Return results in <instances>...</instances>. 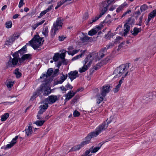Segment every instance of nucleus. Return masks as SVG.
Returning <instances> with one entry per match:
<instances>
[{"mask_svg": "<svg viewBox=\"0 0 156 156\" xmlns=\"http://www.w3.org/2000/svg\"><path fill=\"white\" fill-rule=\"evenodd\" d=\"M115 2V0H108L107 2L104 1L101 3V6L103 7V9L101 10L99 15L96 16L95 18H92L91 20L89 21V23L91 24L93 22H94L97 20L99 18L101 17L107 10V8L111 4H112Z\"/></svg>", "mask_w": 156, "mask_h": 156, "instance_id": "f257e3e1", "label": "nucleus"}, {"mask_svg": "<svg viewBox=\"0 0 156 156\" xmlns=\"http://www.w3.org/2000/svg\"><path fill=\"white\" fill-rule=\"evenodd\" d=\"M44 41L43 37H40L38 35H35L29 42L34 49H36L43 44Z\"/></svg>", "mask_w": 156, "mask_h": 156, "instance_id": "f03ea898", "label": "nucleus"}, {"mask_svg": "<svg viewBox=\"0 0 156 156\" xmlns=\"http://www.w3.org/2000/svg\"><path fill=\"white\" fill-rule=\"evenodd\" d=\"M129 65L128 64H123L120 65L115 70L113 74L115 75L114 77H119L121 76L123 73L128 72L127 71L129 68Z\"/></svg>", "mask_w": 156, "mask_h": 156, "instance_id": "7ed1b4c3", "label": "nucleus"}, {"mask_svg": "<svg viewBox=\"0 0 156 156\" xmlns=\"http://www.w3.org/2000/svg\"><path fill=\"white\" fill-rule=\"evenodd\" d=\"M62 23L61 20L58 19L55 22H54L52 27L51 29V36H54L56 33L57 31L61 29Z\"/></svg>", "mask_w": 156, "mask_h": 156, "instance_id": "20e7f679", "label": "nucleus"}, {"mask_svg": "<svg viewBox=\"0 0 156 156\" xmlns=\"http://www.w3.org/2000/svg\"><path fill=\"white\" fill-rule=\"evenodd\" d=\"M108 127V125H106V122H104L96 128L94 131L91 132L92 133V134H93V136L96 137L102 131L106 129Z\"/></svg>", "mask_w": 156, "mask_h": 156, "instance_id": "39448f33", "label": "nucleus"}, {"mask_svg": "<svg viewBox=\"0 0 156 156\" xmlns=\"http://www.w3.org/2000/svg\"><path fill=\"white\" fill-rule=\"evenodd\" d=\"M19 62V59L16 58H12L10 57L9 60L6 63V66L8 68L14 67H15L18 64Z\"/></svg>", "mask_w": 156, "mask_h": 156, "instance_id": "423d86ee", "label": "nucleus"}, {"mask_svg": "<svg viewBox=\"0 0 156 156\" xmlns=\"http://www.w3.org/2000/svg\"><path fill=\"white\" fill-rule=\"evenodd\" d=\"M112 87L109 85H105L101 90V95L105 97L112 88Z\"/></svg>", "mask_w": 156, "mask_h": 156, "instance_id": "0eeeda50", "label": "nucleus"}, {"mask_svg": "<svg viewBox=\"0 0 156 156\" xmlns=\"http://www.w3.org/2000/svg\"><path fill=\"white\" fill-rule=\"evenodd\" d=\"M59 98V95H50L49 96L48 98H45L44 101L46 103L47 102L48 104H52L58 100Z\"/></svg>", "mask_w": 156, "mask_h": 156, "instance_id": "6e6552de", "label": "nucleus"}, {"mask_svg": "<svg viewBox=\"0 0 156 156\" xmlns=\"http://www.w3.org/2000/svg\"><path fill=\"white\" fill-rule=\"evenodd\" d=\"M19 37V35H16V34L12 35L10 36L5 42V44L6 45H11L14 41Z\"/></svg>", "mask_w": 156, "mask_h": 156, "instance_id": "1a4fd4ad", "label": "nucleus"}, {"mask_svg": "<svg viewBox=\"0 0 156 156\" xmlns=\"http://www.w3.org/2000/svg\"><path fill=\"white\" fill-rule=\"evenodd\" d=\"M92 133L91 132L89 133L88 135L85 138V140L81 142V145L83 147L84 145L89 144L90 142L91 139L93 137H95V136H93V134H92Z\"/></svg>", "mask_w": 156, "mask_h": 156, "instance_id": "9d476101", "label": "nucleus"}, {"mask_svg": "<svg viewBox=\"0 0 156 156\" xmlns=\"http://www.w3.org/2000/svg\"><path fill=\"white\" fill-rule=\"evenodd\" d=\"M68 76L69 78L70 79L71 81H72L73 80L79 76V74L78 71L75 70L70 72L68 74Z\"/></svg>", "mask_w": 156, "mask_h": 156, "instance_id": "9b49d317", "label": "nucleus"}, {"mask_svg": "<svg viewBox=\"0 0 156 156\" xmlns=\"http://www.w3.org/2000/svg\"><path fill=\"white\" fill-rule=\"evenodd\" d=\"M130 20L131 19L130 18H129L128 20V22L125 24L124 28V32L122 34V36H126L129 33L130 30V27L128 24H130Z\"/></svg>", "mask_w": 156, "mask_h": 156, "instance_id": "f8f14e48", "label": "nucleus"}, {"mask_svg": "<svg viewBox=\"0 0 156 156\" xmlns=\"http://www.w3.org/2000/svg\"><path fill=\"white\" fill-rule=\"evenodd\" d=\"M40 90L42 91V94L44 92L43 95L44 96H47L50 94L51 92L50 91L49 89L46 87L44 84L41 85L40 87Z\"/></svg>", "mask_w": 156, "mask_h": 156, "instance_id": "ddd939ff", "label": "nucleus"}, {"mask_svg": "<svg viewBox=\"0 0 156 156\" xmlns=\"http://www.w3.org/2000/svg\"><path fill=\"white\" fill-rule=\"evenodd\" d=\"M76 94V92H74L71 90L69 92L65 95L66 98L64 100L65 103H66L67 101L71 99Z\"/></svg>", "mask_w": 156, "mask_h": 156, "instance_id": "4468645a", "label": "nucleus"}, {"mask_svg": "<svg viewBox=\"0 0 156 156\" xmlns=\"http://www.w3.org/2000/svg\"><path fill=\"white\" fill-rule=\"evenodd\" d=\"M48 107V103H44L43 105H40L39 107V110L38 112V114H42L45 112Z\"/></svg>", "mask_w": 156, "mask_h": 156, "instance_id": "2eb2a0df", "label": "nucleus"}, {"mask_svg": "<svg viewBox=\"0 0 156 156\" xmlns=\"http://www.w3.org/2000/svg\"><path fill=\"white\" fill-rule=\"evenodd\" d=\"M32 55L30 54H25L20 58V63H21L25 60H29L32 58Z\"/></svg>", "mask_w": 156, "mask_h": 156, "instance_id": "dca6fc26", "label": "nucleus"}, {"mask_svg": "<svg viewBox=\"0 0 156 156\" xmlns=\"http://www.w3.org/2000/svg\"><path fill=\"white\" fill-rule=\"evenodd\" d=\"M18 136H16L13 138L11 141L10 144H8L6 145L5 149H9L14 146L16 142V140L18 138Z\"/></svg>", "mask_w": 156, "mask_h": 156, "instance_id": "f3484780", "label": "nucleus"}, {"mask_svg": "<svg viewBox=\"0 0 156 156\" xmlns=\"http://www.w3.org/2000/svg\"><path fill=\"white\" fill-rule=\"evenodd\" d=\"M107 52V49L106 47H104L101 49L98 52V55L99 56L100 58L99 59L102 58L106 55Z\"/></svg>", "mask_w": 156, "mask_h": 156, "instance_id": "a211bd4d", "label": "nucleus"}, {"mask_svg": "<svg viewBox=\"0 0 156 156\" xmlns=\"http://www.w3.org/2000/svg\"><path fill=\"white\" fill-rule=\"evenodd\" d=\"M92 54H90L87 55V57L85 58L84 60V63L87 64L88 65V66H90L91 65L92 62V59L90 58L92 57Z\"/></svg>", "mask_w": 156, "mask_h": 156, "instance_id": "6ab92c4d", "label": "nucleus"}, {"mask_svg": "<svg viewBox=\"0 0 156 156\" xmlns=\"http://www.w3.org/2000/svg\"><path fill=\"white\" fill-rule=\"evenodd\" d=\"M104 143V142H101L98 144V147H94L93 146L91 147L90 148V150L91 151V153H95L98 151Z\"/></svg>", "mask_w": 156, "mask_h": 156, "instance_id": "aec40b11", "label": "nucleus"}, {"mask_svg": "<svg viewBox=\"0 0 156 156\" xmlns=\"http://www.w3.org/2000/svg\"><path fill=\"white\" fill-rule=\"evenodd\" d=\"M127 5L128 4L126 2H124L122 4L119 6L117 8L116 12L118 13L119 12L123 9V8L127 7Z\"/></svg>", "mask_w": 156, "mask_h": 156, "instance_id": "412c9836", "label": "nucleus"}, {"mask_svg": "<svg viewBox=\"0 0 156 156\" xmlns=\"http://www.w3.org/2000/svg\"><path fill=\"white\" fill-rule=\"evenodd\" d=\"M83 147V146L81 145V143H80L79 144L73 147L70 150L69 152L78 150Z\"/></svg>", "mask_w": 156, "mask_h": 156, "instance_id": "4be33fe9", "label": "nucleus"}, {"mask_svg": "<svg viewBox=\"0 0 156 156\" xmlns=\"http://www.w3.org/2000/svg\"><path fill=\"white\" fill-rule=\"evenodd\" d=\"M25 131L27 136L31 135L33 133L32 126H29L28 128L25 129Z\"/></svg>", "mask_w": 156, "mask_h": 156, "instance_id": "5701e85b", "label": "nucleus"}, {"mask_svg": "<svg viewBox=\"0 0 156 156\" xmlns=\"http://www.w3.org/2000/svg\"><path fill=\"white\" fill-rule=\"evenodd\" d=\"M154 97L153 94L151 93H149L146 94L144 97V99L146 101H148L149 99H152Z\"/></svg>", "mask_w": 156, "mask_h": 156, "instance_id": "b1692460", "label": "nucleus"}, {"mask_svg": "<svg viewBox=\"0 0 156 156\" xmlns=\"http://www.w3.org/2000/svg\"><path fill=\"white\" fill-rule=\"evenodd\" d=\"M141 28H138L135 27L133 28V31H131V33L133 35L135 36L139 32H141Z\"/></svg>", "mask_w": 156, "mask_h": 156, "instance_id": "393cba45", "label": "nucleus"}, {"mask_svg": "<svg viewBox=\"0 0 156 156\" xmlns=\"http://www.w3.org/2000/svg\"><path fill=\"white\" fill-rule=\"evenodd\" d=\"M89 66H88V65L84 63L83 66L81 68H80L79 69V71L80 73L84 72L86 71L88 69V67Z\"/></svg>", "mask_w": 156, "mask_h": 156, "instance_id": "a878e982", "label": "nucleus"}, {"mask_svg": "<svg viewBox=\"0 0 156 156\" xmlns=\"http://www.w3.org/2000/svg\"><path fill=\"white\" fill-rule=\"evenodd\" d=\"M68 76V75L66 74V75L64 74H62V76H61L60 77L61 80H58L57 81L58 84H61L64 81L66 80Z\"/></svg>", "mask_w": 156, "mask_h": 156, "instance_id": "bb28decb", "label": "nucleus"}, {"mask_svg": "<svg viewBox=\"0 0 156 156\" xmlns=\"http://www.w3.org/2000/svg\"><path fill=\"white\" fill-rule=\"evenodd\" d=\"M18 52L21 55H23L27 52V48L26 45L24 46L21 49L19 50Z\"/></svg>", "mask_w": 156, "mask_h": 156, "instance_id": "cd10ccee", "label": "nucleus"}, {"mask_svg": "<svg viewBox=\"0 0 156 156\" xmlns=\"http://www.w3.org/2000/svg\"><path fill=\"white\" fill-rule=\"evenodd\" d=\"M42 94V91L40 90V87L34 92L33 94V96L36 98L38 96Z\"/></svg>", "mask_w": 156, "mask_h": 156, "instance_id": "c85d7f7f", "label": "nucleus"}, {"mask_svg": "<svg viewBox=\"0 0 156 156\" xmlns=\"http://www.w3.org/2000/svg\"><path fill=\"white\" fill-rule=\"evenodd\" d=\"M14 73L15 74L16 77L17 78H20L22 76L21 73L19 71L18 68H16L14 71Z\"/></svg>", "mask_w": 156, "mask_h": 156, "instance_id": "c756f323", "label": "nucleus"}, {"mask_svg": "<svg viewBox=\"0 0 156 156\" xmlns=\"http://www.w3.org/2000/svg\"><path fill=\"white\" fill-rule=\"evenodd\" d=\"M45 22L44 20H43L40 22H39L31 26L32 28L34 30H35L36 28L39 25L42 24Z\"/></svg>", "mask_w": 156, "mask_h": 156, "instance_id": "7c9ffc66", "label": "nucleus"}, {"mask_svg": "<svg viewBox=\"0 0 156 156\" xmlns=\"http://www.w3.org/2000/svg\"><path fill=\"white\" fill-rule=\"evenodd\" d=\"M45 122V120H37L34 122V123L37 126H41L43 125Z\"/></svg>", "mask_w": 156, "mask_h": 156, "instance_id": "2f4dec72", "label": "nucleus"}, {"mask_svg": "<svg viewBox=\"0 0 156 156\" xmlns=\"http://www.w3.org/2000/svg\"><path fill=\"white\" fill-rule=\"evenodd\" d=\"M9 114L8 113H6L2 115L1 118V120L2 121H5L7 118L9 117Z\"/></svg>", "mask_w": 156, "mask_h": 156, "instance_id": "473e14b6", "label": "nucleus"}, {"mask_svg": "<svg viewBox=\"0 0 156 156\" xmlns=\"http://www.w3.org/2000/svg\"><path fill=\"white\" fill-rule=\"evenodd\" d=\"M97 103L99 104L103 100V97L101 96L100 95H98L97 96Z\"/></svg>", "mask_w": 156, "mask_h": 156, "instance_id": "72a5a7b5", "label": "nucleus"}, {"mask_svg": "<svg viewBox=\"0 0 156 156\" xmlns=\"http://www.w3.org/2000/svg\"><path fill=\"white\" fill-rule=\"evenodd\" d=\"M128 75V72H127L126 73H125V74L121 78L120 80L119 81V83L118 84L121 86L122 83L123 82V80H124V78L127 75Z\"/></svg>", "mask_w": 156, "mask_h": 156, "instance_id": "f704fd0d", "label": "nucleus"}, {"mask_svg": "<svg viewBox=\"0 0 156 156\" xmlns=\"http://www.w3.org/2000/svg\"><path fill=\"white\" fill-rule=\"evenodd\" d=\"M48 27H46L44 28L42 31V34L45 36L47 37L48 35Z\"/></svg>", "mask_w": 156, "mask_h": 156, "instance_id": "c9c22d12", "label": "nucleus"}, {"mask_svg": "<svg viewBox=\"0 0 156 156\" xmlns=\"http://www.w3.org/2000/svg\"><path fill=\"white\" fill-rule=\"evenodd\" d=\"M59 58V54L58 53H56L55 54V55L53 57V60L55 61H57Z\"/></svg>", "mask_w": 156, "mask_h": 156, "instance_id": "e433bc0d", "label": "nucleus"}, {"mask_svg": "<svg viewBox=\"0 0 156 156\" xmlns=\"http://www.w3.org/2000/svg\"><path fill=\"white\" fill-rule=\"evenodd\" d=\"M148 9V6L146 4H144L142 5L140 8V10L141 12L145 11Z\"/></svg>", "mask_w": 156, "mask_h": 156, "instance_id": "4c0bfd02", "label": "nucleus"}, {"mask_svg": "<svg viewBox=\"0 0 156 156\" xmlns=\"http://www.w3.org/2000/svg\"><path fill=\"white\" fill-rule=\"evenodd\" d=\"M5 27L7 28H11L12 25V23L11 21H9L6 22L5 23Z\"/></svg>", "mask_w": 156, "mask_h": 156, "instance_id": "58836bf2", "label": "nucleus"}, {"mask_svg": "<svg viewBox=\"0 0 156 156\" xmlns=\"http://www.w3.org/2000/svg\"><path fill=\"white\" fill-rule=\"evenodd\" d=\"M66 52V51L65 50H63L62 53L59 54V57L61 58L62 60L65 59V54Z\"/></svg>", "mask_w": 156, "mask_h": 156, "instance_id": "ea45409f", "label": "nucleus"}, {"mask_svg": "<svg viewBox=\"0 0 156 156\" xmlns=\"http://www.w3.org/2000/svg\"><path fill=\"white\" fill-rule=\"evenodd\" d=\"M97 33V31L94 29H92L88 32V34L90 36H92L95 34Z\"/></svg>", "mask_w": 156, "mask_h": 156, "instance_id": "a19ab883", "label": "nucleus"}, {"mask_svg": "<svg viewBox=\"0 0 156 156\" xmlns=\"http://www.w3.org/2000/svg\"><path fill=\"white\" fill-rule=\"evenodd\" d=\"M101 63H98L96 64L95 66H94L93 68V69H94L95 70H96L101 68Z\"/></svg>", "mask_w": 156, "mask_h": 156, "instance_id": "79ce46f5", "label": "nucleus"}, {"mask_svg": "<svg viewBox=\"0 0 156 156\" xmlns=\"http://www.w3.org/2000/svg\"><path fill=\"white\" fill-rule=\"evenodd\" d=\"M53 72L52 68H51L49 69L47 72V75L48 76H50L52 74Z\"/></svg>", "mask_w": 156, "mask_h": 156, "instance_id": "37998d69", "label": "nucleus"}, {"mask_svg": "<svg viewBox=\"0 0 156 156\" xmlns=\"http://www.w3.org/2000/svg\"><path fill=\"white\" fill-rule=\"evenodd\" d=\"M83 54L82 53L74 57L73 58H72V60L73 61H74L77 59H78L79 58H81L82 57V56H83Z\"/></svg>", "mask_w": 156, "mask_h": 156, "instance_id": "c03bdc74", "label": "nucleus"}, {"mask_svg": "<svg viewBox=\"0 0 156 156\" xmlns=\"http://www.w3.org/2000/svg\"><path fill=\"white\" fill-rule=\"evenodd\" d=\"M152 18L156 16V9H155L151 12L149 14Z\"/></svg>", "mask_w": 156, "mask_h": 156, "instance_id": "a18cd8bd", "label": "nucleus"}, {"mask_svg": "<svg viewBox=\"0 0 156 156\" xmlns=\"http://www.w3.org/2000/svg\"><path fill=\"white\" fill-rule=\"evenodd\" d=\"M19 53L18 51L17 52H16L12 55V56L13 58H16L19 59V62H20V58L19 57L20 56L18 54Z\"/></svg>", "mask_w": 156, "mask_h": 156, "instance_id": "49530a36", "label": "nucleus"}, {"mask_svg": "<svg viewBox=\"0 0 156 156\" xmlns=\"http://www.w3.org/2000/svg\"><path fill=\"white\" fill-rule=\"evenodd\" d=\"M121 86L119 84L115 86V88L113 89V91L115 93L117 92L120 88Z\"/></svg>", "mask_w": 156, "mask_h": 156, "instance_id": "de8ad7c7", "label": "nucleus"}, {"mask_svg": "<svg viewBox=\"0 0 156 156\" xmlns=\"http://www.w3.org/2000/svg\"><path fill=\"white\" fill-rule=\"evenodd\" d=\"M113 119V117L111 116L109 119H107L106 120V125H108H108L109 124L112 122V120Z\"/></svg>", "mask_w": 156, "mask_h": 156, "instance_id": "09e8293b", "label": "nucleus"}, {"mask_svg": "<svg viewBox=\"0 0 156 156\" xmlns=\"http://www.w3.org/2000/svg\"><path fill=\"white\" fill-rule=\"evenodd\" d=\"M90 39V37L87 36H85L83 37H82L81 38V40L83 41L86 42L87 41H88Z\"/></svg>", "mask_w": 156, "mask_h": 156, "instance_id": "8fccbe9b", "label": "nucleus"}, {"mask_svg": "<svg viewBox=\"0 0 156 156\" xmlns=\"http://www.w3.org/2000/svg\"><path fill=\"white\" fill-rule=\"evenodd\" d=\"M14 83V82L12 81H10L6 84L8 88L11 87Z\"/></svg>", "mask_w": 156, "mask_h": 156, "instance_id": "3c124183", "label": "nucleus"}, {"mask_svg": "<svg viewBox=\"0 0 156 156\" xmlns=\"http://www.w3.org/2000/svg\"><path fill=\"white\" fill-rule=\"evenodd\" d=\"M73 115L75 117H77L80 115V113L78 111L75 110L73 112Z\"/></svg>", "mask_w": 156, "mask_h": 156, "instance_id": "603ef678", "label": "nucleus"}, {"mask_svg": "<svg viewBox=\"0 0 156 156\" xmlns=\"http://www.w3.org/2000/svg\"><path fill=\"white\" fill-rule=\"evenodd\" d=\"M122 37H117L116 39L115 40V41L114 43L117 44L118 43H119L120 42V40L122 39Z\"/></svg>", "mask_w": 156, "mask_h": 156, "instance_id": "864d4df0", "label": "nucleus"}, {"mask_svg": "<svg viewBox=\"0 0 156 156\" xmlns=\"http://www.w3.org/2000/svg\"><path fill=\"white\" fill-rule=\"evenodd\" d=\"M78 98V96H76L73 99H72L71 101V104H73L75 103L77 101V99Z\"/></svg>", "mask_w": 156, "mask_h": 156, "instance_id": "5fc2aeb1", "label": "nucleus"}, {"mask_svg": "<svg viewBox=\"0 0 156 156\" xmlns=\"http://www.w3.org/2000/svg\"><path fill=\"white\" fill-rule=\"evenodd\" d=\"M114 46V44L113 43H110L108 44L106 46L107 48H106L107 50L109 48H111L113 47Z\"/></svg>", "mask_w": 156, "mask_h": 156, "instance_id": "6e6d98bb", "label": "nucleus"}, {"mask_svg": "<svg viewBox=\"0 0 156 156\" xmlns=\"http://www.w3.org/2000/svg\"><path fill=\"white\" fill-rule=\"evenodd\" d=\"M65 87L66 88L67 90L69 89H72L73 87L69 83H68L67 85L65 86Z\"/></svg>", "mask_w": 156, "mask_h": 156, "instance_id": "4d7b16f0", "label": "nucleus"}, {"mask_svg": "<svg viewBox=\"0 0 156 156\" xmlns=\"http://www.w3.org/2000/svg\"><path fill=\"white\" fill-rule=\"evenodd\" d=\"M47 12L45 10L41 12L40 14V16H38V18H40L45 15Z\"/></svg>", "mask_w": 156, "mask_h": 156, "instance_id": "13d9d810", "label": "nucleus"}, {"mask_svg": "<svg viewBox=\"0 0 156 156\" xmlns=\"http://www.w3.org/2000/svg\"><path fill=\"white\" fill-rule=\"evenodd\" d=\"M111 37V33L110 31H108V33L107 34H106L105 35V37L106 38H108H108H110V37Z\"/></svg>", "mask_w": 156, "mask_h": 156, "instance_id": "bf43d9fd", "label": "nucleus"}, {"mask_svg": "<svg viewBox=\"0 0 156 156\" xmlns=\"http://www.w3.org/2000/svg\"><path fill=\"white\" fill-rule=\"evenodd\" d=\"M23 1L24 0H20L18 6L19 8H20L25 4V3L23 2Z\"/></svg>", "mask_w": 156, "mask_h": 156, "instance_id": "052dcab7", "label": "nucleus"}, {"mask_svg": "<svg viewBox=\"0 0 156 156\" xmlns=\"http://www.w3.org/2000/svg\"><path fill=\"white\" fill-rule=\"evenodd\" d=\"M125 42H122L121 43V44L119 45L118 46V48L117 49V51H119L120 49L122 48V45L124 44H125Z\"/></svg>", "mask_w": 156, "mask_h": 156, "instance_id": "680f3d73", "label": "nucleus"}, {"mask_svg": "<svg viewBox=\"0 0 156 156\" xmlns=\"http://www.w3.org/2000/svg\"><path fill=\"white\" fill-rule=\"evenodd\" d=\"M66 38V37L64 36H59L58 37V40L60 41H64Z\"/></svg>", "mask_w": 156, "mask_h": 156, "instance_id": "e2e57ef3", "label": "nucleus"}, {"mask_svg": "<svg viewBox=\"0 0 156 156\" xmlns=\"http://www.w3.org/2000/svg\"><path fill=\"white\" fill-rule=\"evenodd\" d=\"M68 0H62L59 3H58V4L61 6L65 2H67Z\"/></svg>", "mask_w": 156, "mask_h": 156, "instance_id": "0e129e2a", "label": "nucleus"}, {"mask_svg": "<svg viewBox=\"0 0 156 156\" xmlns=\"http://www.w3.org/2000/svg\"><path fill=\"white\" fill-rule=\"evenodd\" d=\"M53 5H51L50 6L45 10L47 12H48L51 10V9L53 8Z\"/></svg>", "mask_w": 156, "mask_h": 156, "instance_id": "69168bd1", "label": "nucleus"}, {"mask_svg": "<svg viewBox=\"0 0 156 156\" xmlns=\"http://www.w3.org/2000/svg\"><path fill=\"white\" fill-rule=\"evenodd\" d=\"M59 70V69H55L54 71L53 72V76H56V74L58 73V72Z\"/></svg>", "mask_w": 156, "mask_h": 156, "instance_id": "338daca9", "label": "nucleus"}, {"mask_svg": "<svg viewBox=\"0 0 156 156\" xmlns=\"http://www.w3.org/2000/svg\"><path fill=\"white\" fill-rule=\"evenodd\" d=\"M142 19H143V16L140 17L139 19V23L138 24V25L141 26V23L142 21Z\"/></svg>", "mask_w": 156, "mask_h": 156, "instance_id": "774afa93", "label": "nucleus"}]
</instances>
